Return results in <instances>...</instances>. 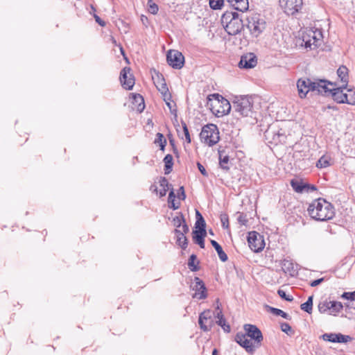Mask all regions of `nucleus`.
Returning <instances> with one entry per match:
<instances>
[{"mask_svg": "<svg viewBox=\"0 0 355 355\" xmlns=\"http://www.w3.org/2000/svg\"><path fill=\"white\" fill-rule=\"evenodd\" d=\"M309 216L315 220H327L331 219L334 215L333 205L323 198L313 200L307 209Z\"/></svg>", "mask_w": 355, "mask_h": 355, "instance_id": "nucleus-1", "label": "nucleus"}, {"mask_svg": "<svg viewBox=\"0 0 355 355\" xmlns=\"http://www.w3.org/2000/svg\"><path fill=\"white\" fill-rule=\"evenodd\" d=\"M221 24L228 35H236L244 28L243 14L227 10L222 15Z\"/></svg>", "mask_w": 355, "mask_h": 355, "instance_id": "nucleus-2", "label": "nucleus"}, {"mask_svg": "<svg viewBox=\"0 0 355 355\" xmlns=\"http://www.w3.org/2000/svg\"><path fill=\"white\" fill-rule=\"evenodd\" d=\"M207 105L217 116L228 114L231 110L230 102L218 94H210L207 96Z\"/></svg>", "mask_w": 355, "mask_h": 355, "instance_id": "nucleus-3", "label": "nucleus"}, {"mask_svg": "<svg viewBox=\"0 0 355 355\" xmlns=\"http://www.w3.org/2000/svg\"><path fill=\"white\" fill-rule=\"evenodd\" d=\"M234 340L248 352H253L263 340V334H236Z\"/></svg>", "mask_w": 355, "mask_h": 355, "instance_id": "nucleus-4", "label": "nucleus"}, {"mask_svg": "<svg viewBox=\"0 0 355 355\" xmlns=\"http://www.w3.org/2000/svg\"><path fill=\"white\" fill-rule=\"evenodd\" d=\"M246 20V26L254 37L260 35L266 28V21L259 14L252 13L247 17Z\"/></svg>", "mask_w": 355, "mask_h": 355, "instance_id": "nucleus-5", "label": "nucleus"}, {"mask_svg": "<svg viewBox=\"0 0 355 355\" xmlns=\"http://www.w3.org/2000/svg\"><path fill=\"white\" fill-rule=\"evenodd\" d=\"M200 137L209 146L215 145L220 139L218 127L212 123L205 125L200 133Z\"/></svg>", "mask_w": 355, "mask_h": 355, "instance_id": "nucleus-6", "label": "nucleus"}, {"mask_svg": "<svg viewBox=\"0 0 355 355\" xmlns=\"http://www.w3.org/2000/svg\"><path fill=\"white\" fill-rule=\"evenodd\" d=\"M253 101L251 97L241 96L233 102L234 111L243 116H252Z\"/></svg>", "mask_w": 355, "mask_h": 355, "instance_id": "nucleus-7", "label": "nucleus"}, {"mask_svg": "<svg viewBox=\"0 0 355 355\" xmlns=\"http://www.w3.org/2000/svg\"><path fill=\"white\" fill-rule=\"evenodd\" d=\"M322 35L320 31L309 30L302 35V41L306 48L314 49L317 48L321 42Z\"/></svg>", "mask_w": 355, "mask_h": 355, "instance_id": "nucleus-8", "label": "nucleus"}, {"mask_svg": "<svg viewBox=\"0 0 355 355\" xmlns=\"http://www.w3.org/2000/svg\"><path fill=\"white\" fill-rule=\"evenodd\" d=\"M152 78L155 87L164 97V101L171 99V95L168 91L163 75L159 71H155V74L152 76Z\"/></svg>", "mask_w": 355, "mask_h": 355, "instance_id": "nucleus-9", "label": "nucleus"}, {"mask_svg": "<svg viewBox=\"0 0 355 355\" xmlns=\"http://www.w3.org/2000/svg\"><path fill=\"white\" fill-rule=\"evenodd\" d=\"M279 4L288 15H294L302 8V0H279Z\"/></svg>", "mask_w": 355, "mask_h": 355, "instance_id": "nucleus-10", "label": "nucleus"}, {"mask_svg": "<svg viewBox=\"0 0 355 355\" xmlns=\"http://www.w3.org/2000/svg\"><path fill=\"white\" fill-rule=\"evenodd\" d=\"M248 243L250 248L254 252H261L265 246L263 236L257 232L248 233Z\"/></svg>", "mask_w": 355, "mask_h": 355, "instance_id": "nucleus-11", "label": "nucleus"}, {"mask_svg": "<svg viewBox=\"0 0 355 355\" xmlns=\"http://www.w3.org/2000/svg\"><path fill=\"white\" fill-rule=\"evenodd\" d=\"M168 64L174 69H181L184 62V57L177 50H169L166 55Z\"/></svg>", "mask_w": 355, "mask_h": 355, "instance_id": "nucleus-12", "label": "nucleus"}, {"mask_svg": "<svg viewBox=\"0 0 355 355\" xmlns=\"http://www.w3.org/2000/svg\"><path fill=\"white\" fill-rule=\"evenodd\" d=\"M299 96L301 98L306 96L309 92H314V84L310 78H300L297 82Z\"/></svg>", "mask_w": 355, "mask_h": 355, "instance_id": "nucleus-13", "label": "nucleus"}, {"mask_svg": "<svg viewBox=\"0 0 355 355\" xmlns=\"http://www.w3.org/2000/svg\"><path fill=\"white\" fill-rule=\"evenodd\" d=\"M314 92L324 96H330L331 87L336 86L334 83L327 81L326 80H316L313 81Z\"/></svg>", "mask_w": 355, "mask_h": 355, "instance_id": "nucleus-14", "label": "nucleus"}, {"mask_svg": "<svg viewBox=\"0 0 355 355\" xmlns=\"http://www.w3.org/2000/svg\"><path fill=\"white\" fill-rule=\"evenodd\" d=\"M130 68L124 67L120 73V81L123 88L128 90L132 89L135 85V78L130 73Z\"/></svg>", "mask_w": 355, "mask_h": 355, "instance_id": "nucleus-15", "label": "nucleus"}, {"mask_svg": "<svg viewBox=\"0 0 355 355\" xmlns=\"http://www.w3.org/2000/svg\"><path fill=\"white\" fill-rule=\"evenodd\" d=\"M194 285L193 286V290L195 291V293L193 297H196L199 300L205 299L207 296V288L204 282L198 277L194 278Z\"/></svg>", "mask_w": 355, "mask_h": 355, "instance_id": "nucleus-16", "label": "nucleus"}, {"mask_svg": "<svg viewBox=\"0 0 355 355\" xmlns=\"http://www.w3.org/2000/svg\"><path fill=\"white\" fill-rule=\"evenodd\" d=\"M257 64V56L253 53H249L241 56L239 67L241 69H251Z\"/></svg>", "mask_w": 355, "mask_h": 355, "instance_id": "nucleus-17", "label": "nucleus"}, {"mask_svg": "<svg viewBox=\"0 0 355 355\" xmlns=\"http://www.w3.org/2000/svg\"><path fill=\"white\" fill-rule=\"evenodd\" d=\"M211 315L212 312L207 310L202 312L199 316L198 323L204 331H210L213 322Z\"/></svg>", "mask_w": 355, "mask_h": 355, "instance_id": "nucleus-18", "label": "nucleus"}, {"mask_svg": "<svg viewBox=\"0 0 355 355\" xmlns=\"http://www.w3.org/2000/svg\"><path fill=\"white\" fill-rule=\"evenodd\" d=\"M189 231V226L187 224H183L182 230L180 229H175V234L177 237V243L179 245L183 250H185L188 245V241L185 234L188 233Z\"/></svg>", "mask_w": 355, "mask_h": 355, "instance_id": "nucleus-19", "label": "nucleus"}, {"mask_svg": "<svg viewBox=\"0 0 355 355\" xmlns=\"http://www.w3.org/2000/svg\"><path fill=\"white\" fill-rule=\"evenodd\" d=\"M335 87L336 86L331 87L330 96H331L333 99L338 103H347V93H343V89H345V87H343V85H340L338 87Z\"/></svg>", "mask_w": 355, "mask_h": 355, "instance_id": "nucleus-20", "label": "nucleus"}, {"mask_svg": "<svg viewBox=\"0 0 355 355\" xmlns=\"http://www.w3.org/2000/svg\"><path fill=\"white\" fill-rule=\"evenodd\" d=\"M320 338L331 343H345L352 340V337L343 334H322Z\"/></svg>", "mask_w": 355, "mask_h": 355, "instance_id": "nucleus-21", "label": "nucleus"}, {"mask_svg": "<svg viewBox=\"0 0 355 355\" xmlns=\"http://www.w3.org/2000/svg\"><path fill=\"white\" fill-rule=\"evenodd\" d=\"M231 6L236 10L240 11L242 13L248 10L249 2L248 0H227Z\"/></svg>", "mask_w": 355, "mask_h": 355, "instance_id": "nucleus-22", "label": "nucleus"}, {"mask_svg": "<svg viewBox=\"0 0 355 355\" xmlns=\"http://www.w3.org/2000/svg\"><path fill=\"white\" fill-rule=\"evenodd\" d=\"M193 239L200 248H205V237L206 236V230H195L192 232Z\"/></svg>", "mask_w": 355, "mask_h": 355, "instance_id": "nucleus-23", "label": "nucleus"}, {"mask_svg": "<svg viewBox=\"0 0 355 355\" xmlns=\"http://www.w3.org/2000/svg\"><path fill=\"white\" fill-rule=\"evenodd\" d=\"M291 185L293 189L297 193L308 192V189L309 188V184L298 180H292L291 181Z\"/></svg>", "mask_w": 355, "mask_h": 355, "instance_id": "nucleus-24", "label": "nucleus"}, {"mask_svg": "<svg viewBox=\"0 0 355 355\" xmlns=\"http://www.w3.org/2000/svg\"><path fill=\"white\" fill-rule=\"evenodd\" d=\"M337 74L342 83L341 85L346 87L349 81L348 69L345 66H340L337 70Z\"/></svg>", "mask_w": 355, "mask_h": 355, "instance_id": "nucleus-25", "label": "nucleus"}, {"mask_svg": "<svg viewBox=\"0 0 355 355\" xmlns=\"http://www.w3.org/2000/svg\"><path fill=\"white\" fill-rule=\"evenodd\" d=\"M211 244L217 252L219 259L223 262L227 261L228 257L226 254V253L223 251L222 247L218 244V243L214 240H211Z\"/></svg>", "mask_w": 355, "mask_h": 355, "instance_id": "nucleus-26", "label": "nucleus"}, {"mask_svg": "<svg viewBox=\"0 0 355 355\" xmlns=\"http://www.w3.org/2000/svg\"><path fill=\"white\" fill-rule=\"evenodd\" d=\"M216 318L218 319L216 323L223 328L224 331L229 333L230 331V327L229 324H226L221 311H217Z\"/></svg>", "mask_w": 355, "mask_h": 355, "instance_id": "nucleus-27", "label": "nucleus"}, {"mask_svg": "<svg viewBox=\"0 0 355 355\" xmlns=\"http://www.w3.org/2000/svg\"><path fill=\"white\" fill-rule=\"evenodd\" d=\"M196 222L195 224L196 230H206V223L202 214L198 210H196Z\"/></svg>", "mask_w": 355, "mask_h": 355, "instance_id": "nucleus-28", "label": "nucleus"}, {"mask_svg": "<svg viewBox=\"0 0 355 355\" xmlns=\"http://www.w3.org/2000/svg\"><path fill=\"white\" fill-rule=\"evenodd\" d=\"M163 161L164 162L165 174H168L171 173L173 165V156L171 154H167Z\"/></svg>", "mask_w": 355, "mask_h": 355, "instance_id": "nucleus-29", "label": "nucleus"}, {"mask_svg": "<svg viewBox=\"0 0 355 355\" xmlns=\"http://www.w3.org/2000/svg\"><path fill=\"white\" fill-rule=\"evenodd\" d=\"M329 312L330 314L335 315L340 312L343 309V304L340 302L329 301Z\"/></svg>", "mask_w": 355, "mask_h": 355, "instance_id": "nucleus-30", "label": "nucleus"}, {"mask_svg": "<svg viewBox=\"0 0 355 355\" xmlns=\"http://www.w3.org/2000/svg\"><path fill=\"white\" fill-rule=\"evenodd\" d=\"M173 224L175 227H176V229L178 228H182L183 224H187L185 222L184 217L182 213H178V215L175 216L173 219ZM180 230H182L181 229Z\"/></svg>", "mask_w": 355, "mask_h": 355, "instance_id": "nucleus-31", "label": "nucleus"}, {"mask_svg": "<svg viewBox=\"0 0 355 355\" xmlns=\"http://www.w3.org/2000/svg\"><path fill=\"white\" fill-rule=\"evenodd\" d=\"M229 161V156L223 155V153L219 151V164L221 168L228 171L230 169V166H228Z\"/></svg>", "mask_w": 355, "mask_h": 355, "instance_id": "nucleus-32", "label": "nucleus"}, {"mask_svg": "<svg viewBox=\"0 0 355 355\" xmlns=\"http://www.w3.org/2000/svg\"><path fill=\"white\" fill-rule=\"evenodd\" d=\"M313 297L312 295L309 296L306 302L301 304V309L307 312L308 313H311L313 309Z\"/></svg>", "mask_w": 355, "mask_h": 355, "instance_id": "nucleus-33", "label": "nucleus"}, {"mask_svg": "<svg viewBox=\"0 0 355 355\" xmlns=\"http://www.w3.org/2000/svg\"><path fill=\"white\" fill-rule=\"evenodd\" d=\"M155 144H159V146H160V149L162 150H164V148L166 146V139L164 138V135L162 133L158 132L156 135V138H155Z\"/></svg>", "mask_w": 355, "mask_h": 355, "instance_id": "nucleus-34", "label": "nucleus"}, {"mask_svg": "<svg viewBox=\"0 0 355 355\" xmlns=\"http://www.w3.org/2000/svg\"><path fill=\"white\" fill-rule=\"evenodd\" d=\"M197 260V256L194 254H191L189 259L188 266L190 270L193 272L198 270L199 268L195 264V261Z\"/></svg>", "mask_w": 355, "mask_h": 355, "instance_id": "nucleus-35", "label": "nucleus"}, {"mask_svg": "<svg viewBox=\"0 0 355 355\" xmlns=\"http://www.w3.org/2000/svg\"><path fill=\"white\" fill-rule=\"evenodd\" d=\"M270 312L275 315L282 316V318L287 319V320L291 318L290 315L288 313H286V312L283 311L282 310H281L279 309L270 307Z\"/></svg>", "mask_w": 355, "mask_h": 355, "instance_id": "nucleus-36", "label": "nucleus"}, {"mask_svg": "<svg viewBox=\"0 0 355 355\" xmlns=\"http://www.w3.org/2000/svg\"><path fill=\"white\" fill-rule=\"evenodd\" d=\"M282 266L283 270L286 272H291L293 270H294V265L291 261L284 259L282 263Z\"/></svg>", "mask_w": 355, "mask_h": 355, "instance_id": "nucleus-37", "label": "nucleus"}, {"mask_svg": "<svg viewBox=\"0 0 355 355\" xmlns=\"http://www.w3.org/2000/svg\"><path fill=\"white\" fill-rule=\"evenodd\" d=\"M329 165V160L325 156L321 157L316 163V166L320 168H326Z\"/></svg>", "mask_w": 355, "mask_h": 355, "instance_id": "nucleus-38", "label": "nucleus"}, {"mask_svg": "<svg viewBox=\"0 0 355 355\" xmlns=\"http://www.w3.org/2000/svg\"><path fill=\"white\" fill-rule=\"evenodd\" d=\"M224 4V0H209V6L213 10L220 9Z\"/></svg>", "mask_w": 355, "mask_h": 355, "instance_id": "nucleus-39", "label": "nucleus"}, {"mask_svg": "<svg viewBox=\"0 0 355 355\" xmlns=\"http://www.w3.org/2000/svg\"><path fill=\"white\" fill-rule=\"evenodd\" d=\"M245 333H261L260 329L254 324H245L243 326Z\"/></svg>", "mask_w": 355, "mask_h": 355, "instance_id": "nucleus-40", "label": "nucleus"}, {"mask_svg": "<svg viewBox=\"0 0 355 355\" xmlns=\"http://www.w3.org/2000/svg\"><path fill=\"white\" fill-rule=\"evenodd\" d=\"M175 198V196L174 193V190L173 188H171V191L169 192L168 199V203L170 205L169 207H172L173 209H177L179 206L175 205V202H174Z\"/></svg>", "mask_w": 355, "mask_h": 355, "instance_id": "nucleus-41", "label": "nucleus"}, {"mask_svg": "<svg viewBox=\"0 0 355 355\" xmlns=\"http://www.w3.org/2000/svg\"><path fill=\"white\" fill-rule=\"evenodd\" d=\"M348 93H347V104L355 105V91L352 89H348Z\"/></svg>", "mask_w": 355, "mask_h": 355, "instance_id": "nucleus-42", "label": "nucleus"}, {"mask_svg": "<svg viewBox=\"0 0 355 355\" xmlns=\"http://www.w3.org/2000/svg\"><path fill=\"white\" fill-rule=\"evenodd\" d=\"M329 301H324L319 303L318 308L320 313H325L329 311Z\"/></svg>", "mask_w": 355, "mask_h": 355, "instance_id": "nucleus-43", "label": "nucleus"}, {"mask_svg": "<svg viewBox=\"0 0 355 355\" xmlns=\"http://www.w3.org/2000/svg\"><path fill=\"white\" fill-rule=\"evenodd\" d=\"M148 11L153 15H155L158 12V6L152 0L148 1Z\"/></svg>", "mask_w": 355, "mask_h": 355, "instance_id": "nucleus-44", "label": "nucleus"}, {"mask_svg": "<svg viewBox=\"0 0 355 355\" xmlns=\"http://www.w3.org/2000/svg\"><path fill=\"white\" fill-rule=\"evenodd\" d=\"M220 222L222 224V227L224 229H229V218L227 214H222L220 216Z\"/></svg>", "mask_w": 355, "mask_h": 355, "instance_id": "nucleus-45", "label": "nucleus"}, {"mask_svg": "<svg viewBox=\"0 0 355 355\" xmlns=\"http://www.w3.org/2000/svg\"><path fill=\"white\" fill-rule=\"evenodd\" d=\"M181 123L182 125V129H183V132H184V135L185 137V139L188 144H190L191 141V137H190V134H189L187 125L184 121H182Z\"/></svg>", "mask_w": 355, "mask_h": 355, "instance_id": "nucleus-46", "label": "nucleus"}, {"mask_svg": "<svg viewBox=\"0 0 355 355\" xmlns=\"http://www.w3.org/2000/svg\"><path fill=\"white\" fill-rule=\"evenodd\" d=\"M159 185L162 189H169L172 188V185L168 184L167 179L165 177H161L159 181Z\"/></svg>", "mask_w": 355, "mask_h": 355, "instance_id": "nucleus-47", "label": "nucleus"}, {"mask_svg": "<svg viewBox=\"0 0 355 355\" xmlns=\"http://www.w3.org/2000/svg\"><path fill=\"white\" fill-rule=\"evenodd\" d=\"M277 293L282 299L288 302H291L293 300V296L286 295V292L283 290H278Z\"/></svg>", "mask_w": 355, "mask_h": 355, "instance_id": "nucleus-48", "label": "nucleus"}, {"mask_svg": "<svg viewBox=\"0 0 355 355\" xmlns=\"http://www.w3.org/2000/svg\"><path fill=\"white\" fill-rule=\"evenodd\" d=\"M342 297L351 301L355 300V291L353 292H345L342 295Z\"/></svg>", "mask_w": 355, "mask_h": 355, "instance_id": "nucleus-49", "label": "nucleus"}, {"mask_svg": "<svg viewBox=\"0 0 355 355\" xmlns=\"http://www.w3.org/2000/svg\"><path fill=\"white\" fill-rule=\"evenodd\" d=\"M135 100L137 101L138 100L141 101V103L139 104L138 110H139L140 111H142L145 107L144 101V98H143L142 96H141L140 94L135 95Z\"/></svg>", "mask_w": 355, "mask_h": 355, "instance_id": "nucleus-50", "label": "nucleus"}, {"mask_svg": "<svg viewBox=\"0 0 355 355\" xmlns=\"http://www.w3.org/2000/svg\"><path fill=\"white\" fill-rule=\"evenodd\" d=\"M197 166L203 176L208 177V173L207 172L205 168L200 162H197Z\"/></svg>", "mask_w": 355, "mask_h": 355, "instance_id": "nucleus-51", "label": "nucleus"}, {"mask_svg": "<svg viewBox=\"0 0 355 355\" xmlns=\"http://www.w3.org/2000/svg\"><path fill=\"white\" fill-rule=\"evenodd\" d=\"M237 220L241 225H246V223H248V219L246 218V216H245L243 214H241L238 216Z\"/></svg>", "mask_w": 355, "mask_h": 355, "instance_id": "nucleus-52", "label": "nucleus"}, {"mask_svg": "<svg viewBox=\"0 0 355 355\" xmlns=\"http://www.w3.org/2000/svg\"><path fill=\"white\" fill-rule=\"evenodd\" d=\"M280 327H281V330L284 333H287L291 329V326L288 323H286V322L281 323Z\"/></svg>", "mask_w": 355, "mask_h": 355, "instance_id": "nucleus-53", "label": "nucleus"}, {"mask_svg": "<svg viewBox=\"0 0 355 355\" xmlns=\"http://www.w3.org/2000/svg\"><path fill=\"white\" fill-rule=\"evenodd\" d=\"M324 278L322 277V278H320V279H315V280H313L312 281L311 283H310V286H312V287H315V286H317L318 285H319L320 284H321L323 281H324Z\"/></svg>", "mask_w": 355, "mask_h": 355, "instance_id": "nucleus-54", "label": "nucleus"}, {"mask_svg": "<svg viewBox=\"0 0 355 355\" xmlns=\"http://www.w3.org/2000/svg\"><path fill=\"white\" fill-rule=\"evenodd\" d=\"M94 17L95 19V21L96 23H98L101 26H105V22L102 20L99 16H98L97 15H94Z\"/></svg>", "mask_w": 355, "mask_h": 355, "instance_id": "nucleus-55", "label": "nucleus"}, {"mask_svg": "<svg viewBox=\"0 0 355 355\" xmlns=\"http://www.w3.org/2000/svg\"><path fill=\"white\" fill-rule=\"evenodd\" d=\"M179 191H180V193H178V197L180 199H182V200L185 199L186 195H185V193H184V187H180Z\"/></svg>", "mask_w": 355, "mask_h": 355, "instance_id": "nucleus-56", "label": "nucleus"}, {"mask_svg": "<svg viewBox=\"0 0 355 355\" xmlns=\"http://www.w3.org/2000/svg\"><path fill=\"white\" fill-rule=\"evenodd\" d=\"M168 190V189H161V190L159 191V196H160V197H164V196H165Z\"/></svg>", "mask_w": 355, "mask_h": 355, "instance_id": "nucleus-57", "label": "nucleus"}, {"mask_svg": "<svg viewBox=\"0 0 355 355\" xmlns=\"http://www.w3.org/2000/svg\"><path fill=\"white\" fill-rule=\"evenodd\" d=\"M170 101H171V99L170 100H166V101H165V102H166V105L170 109L171 112H173L172 106H171V103Z\"/></svg>", "mask_w": 355, "mask_h": 355, "instance_id": "nucleus-58", "label": "nucleus"}, {"mask_svg": "<svg viewBox=\"0 0 355 355\" xmlns=\"http://www.w3.org/2000/svg\"><path fill=\"white\" fill-rule=\"evenodd\" d=\"M317 189L315 185H310L309 184V188L308 189V192L309 191H315Z\"/></svg>", "mask_w": 355, "mask_h": 355, "instance_id": "nucleus-59", "label": "nucleus"}, {"mask_svg": "<svg viewBox=\"0 0 355 355\" xmlns=\"http://www.w3.org/2000/svg\"><path fill=\"white\" fill-rule=\"evenodd\" d=\"M150 190H153V191L157 192V188L155 185H152L150 187Z\"/></svg>", "mask_w": 355, "mask_h": 355, "instance_id": "nucleus-60", "label": "nucleus"}, {"mask_svg": "<svg viewBox=\"0 0 355 355\" xmlns=\"http://www.w3.org/2000/svg\"><path fill=\"white\" fill-rule=\"evenodd\" d=\"M218 352L217 350V349H214L213 351H212V353H211V355H218Z\"/></svg>", "mask_w": 355, "mask_h": 355, "instance_id": "nucleus-61", "label": "nucleus"}, {"mask_svg": "<svg viewBox=\"0 0 355 355\" xmlns=\"http://www.w3.org/2000/svg\"><path fill=\"white\" fill-rule=\"evenodd\" d=\"M209 234H210L214 235L213 231H212L211 230H210L209 231Z\"/></svg>", "mask_w": 355, "mask_h": 355, "instance_id": "nucleus-62", "label": "nucleus"}, {"mask_svg": "<svg viewBox=\"0 0 355 355\" xmlns=\"http://www.w3.org/2000/svg\"><path fill=\"white\" fill-rule=\"evenodd\" d=\"M121 53H122V54H124L123 49V48H122V47H121Z\"/></svg>", "mask_w": 355, "mask_h": 355, "instance_id": "nucleus-63", "label": "nucleus"}, {"mask_svg": "<svg viewBox=\"0 0 355 355\" xmlns=\"http://www.w3.org/2000/svg\"><path fill=\"white\" fill-rule=\"evenodd\" d=\"M170 143H171L172 145H174V144H173V140H170Z\"/></svg>", "mask_w": 355, "mask_h": 355, "instance_id": "nucleus-64", "label": "nucleus"}]
</instances>
